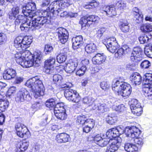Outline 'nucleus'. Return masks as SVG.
<instances>
[{
	"label": "nucleus",
	"mask_w": 152,
	"mask_h": 152,
	"mask_svg": "<svg viewBox=\"0 0 152 152\" xmlns=\"http://www.w3.org/2000/svg\"><path fill=\"white\" fill-rule=\"evenodd\" d=\"M42 56L41 53H36L33 55L28 50H21L15 54V58L18 64L26 68L32 66L34 63L40 64Z\"/></svg>",
	"instance_id": "nucleus-1"
},
{
	"label": "nucleus",
	"mask_w": 152,
	"mask_h": 152,
	"mask_svg": "<svg viewBox=\"0 0 152 152\" xmlns=\"http://www.w3.org/2000/svg\"><path fill=\"white\" fill-rule=\"evenodd\" d=\"M25 85L31 88L35 98H37L44 95V86L42 81L37 77H34L28 80Z\"/></svg>",
	"instance_id": "nucleus-2"
},
{
	"label": "nucleus",
	"mask_w": 152,
	"mask_h": 152,
	"mask_svg": "<svg viewBox=\"0 0 152 152\" xmlns=\"http://www.w3.org/2000/svg\"><path fill=\"white\" fill-rule=\"evenodd\" d=\"M71 0H58L53 2L49 9L53 16L56 17L62 10L70 5Z\"/></svg>",
	"instance_id": "nucleus-3"
},
{
	"label": "nucleus",
	"mask_w": 152,
	"mask_h": 152,
	"mask_svg": "<svg viewBox=\"0 0 152 152\" xmlns=\"http://www.w3.org/2000/svg\"><path fill=\"white\" fill-rule=\"evenodd\" d=\"M125 131L126 136L134 138V141L135 144L140 147L142 146L144 141L142 138L139 137L141 132L138 128L134 126H128L126 127Z\"/></svg>",
	"instance_id": "nucleus-4"
},
{
	"label": "nucleus",
	"mask_w": 152,
	"mask_h": 152,
	"mask_svg": "<svg viewBox=\"0 0 152 152\" xmlns=\"http://www.w3.org/2000/svg\"><path fill=\"white\" fill-rule=\"evenodd\" d=\"M21 23L20 28L22 31H28L30 28L31 26L30 20L25 16L19 15L16 18L15 21L16 25Z\"/></svg>",
	"instance_id": "nucleus-5"
},
{
	"label": "nucleus",
	"mask_w": 152,
	"mask_h": 152,
	"mask_svg": "<svg viewBox=\"0 0 152 152\" xmlns=\"http://www.w3.org/2000/svg\"><path fill=\"white\" fill-rule=\"evenodd\" d=\"M31 96L28 91L24 88L20 89L18 92L15 98L16 101L18 102H23L25 101H30Z\"/></svg>",
	"instance_id": "nucleus-6"
},
{
	"label": "nucleus",
	"mask_w": 152,
	"mask_h": 152,
	"mask_svg": "<svg viewBox=\"0 0 152 152\" xmlns=\"http://www.w3.org/2000/svg\"><path fill=\"white\" fill-rule=\"evenodd\" d=\"M64 95L68 100L74 102L78 103L80 99V97L77 91L70 88L65 91Z\"/></svg>",
	"instance_id": "nucleus-7"
},
{
	"label": "nucleus",
	"mask_w": 152,
	"mask_h": 152,
	"mask_svg": "<svg viewBox=\"0 0 152 152\" xmlns=\"http://www.w3.org/2000/svg\"><path fill=\"white\" fill-rule=\"evenodd\" d=\"M17 135L21 138H27L30 135V132L26 127L23 124L18 123L15 126Z\"/></svg>",
	"instance_id": "nucleus-8"
},
{
	"label": "nucleus",
	"mask_w": 152,
	"mask_h": 152,
	"mask_svg": "<svg viewBox=\"0 0 152 152\" xmlns=\"http://www.w3.org/2000/svg\"><path fill=\"white\" fill-rule=\"evenodd\" d=\"M47 22L48 19L46 17H38L37 18H35L32 21L30 28H31L32 30L36 28L37 29L38 28Z\"/></svg>",
	"instance_id": "nucleus-9"
},
{
	"label": "nucleus",
	"mask_w": 152,
	"mask_h": 152,
	"mask_svg": "<svg viewBox=\"0 0 152 152\" xmlns=\"http://www.w3.org/2000/svg\"><path fill=\"white\" fill-rule=\"evenodd\" d=\"M107 49L111 53H115L118 48V44L115 38L112 37L108 39L105 44Z\"/></svg>",
	"instance_id": "nucleus-10"
},
{
	"label": "nucleus",
	"mask_w": 152,
	"mask_h": 152,
	"mask_svg": "<svg viewBox=\"0 0 152 152\" xmlns=\"http://www.w3.org/2000/svg\"><path fill=\"white\" fill-rule=\"evenodd\" d=\"M142 50L139 47L134 48L130 56L131 60L133 61L137 62L142 59Z\"/></svg>",
	"instance_id": "nucleus-11"
},
{
	"label": "nucleus",
	"mask_w": 152,
	"mask_h": 152,
	"mask_svg": "<svg viewBox=\"0 0 152 152\" xmlns=\"http://www.w3.org/2000/svg\"><path fill=\"white\" fill-rule=\"evenodd\" d=\"M124 83L122 86V87L121 90L116 94L121 95L123 97L127 98L130 94L132 91V88L130 85L127 83Z\"/></svg>",
	"instance_id": "nucleus-12"
},
{
	"label": "nucleus",
	"mask_w": 152,
	"mask_h": 152,
	"mask_svg": "<svg viewBox=\"0 0 152 152\" xmlns=\"http://www.w3.org/2000/svg\"><path fill=\"white\" fill-rule=\"evenodd\" d=\"M57 33L59 41L62 44H64L67 41L68 39V33L66 29L60 28L58 29Z\"/></svg>",
	"instance_id": "nucleus-13"
},
{
	"label": "nucleus",
	"mask_w": 152,
	"mask_h": 152,
	"mask_svg": "<svg viewBox=\"0 0 152 152\" xmlns=\"http://www.w3.org/2000/svg\"><path fill=\"white\" fill-rule=\"evenodd\" d=\"M106 56L103 53H97L92 58L93 63L95 65H100L104 62Z\"/></svg>",
	"instance_id": "nucleus-14"
},
{
	"label": "nucleus",
	"mask_w": 152,
	"mask_h": 152,
	"mask_svg": "<svg viewBox=\"0 0 152 152\" xmlns=\"http://www.w3.org/2000/svg\"><path fill=\"white\" fill-rule=\"evenodd\" d=\"M56 59L54 57H50L44 62V69L45 72L47 73H50L51 67L55 64Z\"/></svg>",
	"instance_id": "nucleus-15"
},
{
	"label": "nucleus",
	"mask_w": 152,
	"mask_h": 152,
	"mask_svg": "<svg viewBox=\"0 0 152 152\" xmlns=\"http://www.w3.org/2000/svg\"><path fill=\"white\" fill-rule=\"evenodd\" d=\"M78 63V61L77 60L71 61L68 63L66 64L64 68L65 71L67 73H72L77 67Z\"/></svg>",
	"instance_id": "nucleus-16"
},
{
	"label": "nucleus",
	"mask_w": 152,
	"mask_h": 152,
	"mask_svg": "<svg viewBox=\"0 0 152 152\" xmlns=\"http://www.w3.org/2000/svg\"><path fill=\"white\" fill-rule=\"evenodd\" d=\"M83 38L81 35L77 36L72 39V47L75 49L80 48L83 43Z\"/></svg>",
	"instance_id": "nucleus-17"
},
{
	"label": "nucleus",
	"mask_w": 152,
	"mask_h": 152,
	"mask_svg": "<svg viewBox=\"0 0 152 152\" xmlns=\"http://www.w3.org/2000/svg\"><path fill=\"white\" fill-rule=\"evenodd\" d=\"M126 82H121L118 80H114L112 83V89L116 94L118 93L122 88V85L126 83Z\"/></svg>",
	"instance_id": "nucleus-18"
},
{
	"label": "nucleus",
	"mask_w": 152,
	"mask_h": 152,
	"mask_svg": "<svg viewBox=\"0 0 152 152\" xmlns=\"http://www.w3.org/2000/svg\"><path fill=\"white\" fill-rule=\"evenodd\" d=\"M69 136L66 133H60L57 135L56 140L58 143H65L69 141Z\"/></svg>",
	"instance_id": "nucleus-19"
},
{
	"label": "nucleus",
	"mask_w": 152,
	"mask_h": 152,
	"mask_svg": "<svg viewBox=\"0 0 152 152\" xmlns=\"http://www.w3.org/2000/svg\"><path fill=\"white\" fill-rule=\"evenodd\" d=\"M16 75L15 71L12 69L9 68L7 69L3 75V77L4 79L9 80L14 78Z\"/></svg>",
	"instance_id": "nucleus-20"
},
{
	"label": "nucleus",
	"mask_w": 152,
	"mask_h": 152,
	"mask_svg": "<svg viewBox=\"0 0 152 152\" xmlns=\"http://www.w3.org/2000/svg\"><path fill=\"white\" fill-rule=\"evenodd\" d=\"M28 145V143L25 141L18 142L17 144L16 152H24Z\"/></svg>",
	"instance_id": "nucleus-21"
},
{
	"label": "nucleus",
	"mask_w": 152,
	"mask_h": 152,
	"mask_svg": "<svg viewBox=\"0 0 152 152\" xmlns=\"http://www.w3.org/2000/svg\"><path fill=\"white\" fill-rule=\"evenodd\" d=\"M124 149L128 152H138V148L135 144L127 143L125 144Z\"/></svg>",
	"instance_id": "nucleus-22"
},
{
	"label": "nucleus",
	"mask_w": 152,
	"mask_h": 152,
	"mask_svg": "<svg viewBox=\"0 0 152 152\" xmlns=\"http://www.w3.org/2000/svg\"><path fill=\"white\" fill-rule=\"evenodd\" d=\"M130 79L136 85H139L141 83L142 77L138 73H136L131 75Z\"/></svg>",
	"instance_id": "nucleus-23"
},
{
	"label": "nucleus",
	"mask_w": 152,
	"mask_h": 152,
	"mask_svg": "<svg viewBox=\"0 0 152 152\" xmlns=\"http://www.w3.org/2000/svg\"><path fill=\"white\" fill-rule=\"evenodd\" d=\"M106 137L111 139L112 138L116 137L119 136L116 127L108 130L106 133Z\"/></svg>",
	"instance_id": "nucleus-24"
},
{
	"label": "nucleus",
	"mask_w": 152,
	"mask_h": 152,
	"mask_svg": "<svg viewBox=\"0 0 152 152\" xmlns=\"http://www.w3.org/2000/svg\"><path fill=\"white\" fill-rule=\"evenodd\" d=\"M129 50V48L127 46H124L123 48H121L118 50L115 53V57L117 58L121 57L124 54L127 53Z\"/></svg>",
	"instance_id": "nucleus-25"
},
{
	"label": "nucleus",
	"mask_w": 152,
	"mask_h": 152,
	"mask_svg": "<svg viewBox=\"0 0 152 152\" xmlns=\"http://www.w3.org/2000/svg\"><path fill=\"white\" fill-rule=\"evenodd\" d=\"M36 9V4L34 3H29L27 4L26 7H23L22 10V13H25L26 12L34 11Z\"/></svg>",
	"instance_id": "nucleus-26"
},
{
	"label": "nucleus",
	"mask_w": 152,
	"mask_h": 152,
	"mask_svg": "<svg viewBox=\"0 0 152 152\" xmlns=\"http://www.w3.org/2000/svg\"><path fill=\"white\" fill-rule=\"evenodd\" d=\"M23 38L21 37H17L14 40V45L19 50L22 49L23 50Z\"/></svg>",
	"instance_id": "nucleus-27"
},
{
	"label": "nucleus",
	"mask_w": 152,
	"mask_h": 152,
	"mask_svg": "<svg viewBox=\"0 0 152 152\" xmlns=\"http://www.w3.org/2000/svg\"><path fill=\"white\" fill-rule=\"evenodd\" d=\"M23 39V50H25V49L30 46V45L32 42V39L31 37H29L28 36H25Z\"/></svg>",
	"instance_id": "nucleus-28"
},
{
	"label": "nucleus",
	"mask_w": 152,
	"mask_h": 152,
	"mask_svg": "<svg viewBox=\"0 0 152 152\" xmlns=\"http://www.w3.org/2000/svg\"><path fill=\"white\" fill-rule=\"evenodd\" d=\"M104 12L107 15L110 16L115 15L116 14L115 8L114 7L110 6L106 7Z\"/></svg>",
	"instance_id": "nucleus-29"
},
{
	"label": "nucleus",
	"mask_w": 152,
	"mask_h": 152,
	"mask_svg": "<svg viewBox=\"0 0 152 152\" xmlns=\"http://www.w3.org/2000/svg\"><path fill=\"white\" fill-rule=\"evenodd\" d=\"M144 94L145 97L149 99H151L152 97V86L149 85V87H146L143 89Z\"/></svg>",
	"instance_id": "nucleus-30"
},
{
	"label": "nucleus",
	"mask_w": 152,
	"mask_h": 152,
	"mask_svg": "<svg viewBox=\"0 0 152 152\" xmlns=\"http://www.w3.org/2000/svg\"><path fill=\"white\" fill-rule=\"evenodd\" d=\"M120 29L122 31L124 32H128L129 29V23L126 21H123L120 22Z\"/></svg>",
	"instance_id": "nucleus-31"
},
{
	"label": "nucleus",
	"mask_w": 152,
	"mask_h": 152,
	"mask_svg": "<svg viewBox=\"0 0 152 152\" xmlns=\"http://www.w3.org/2000/svg\"><path fill=\"white\" fill-rule=\"evenodd\" d=\"M53 81L58 86H61L62 83V77L61 75L59 74H56L53 77Z\"/></svg>",
	"instance_id": "nucleus-32"
},
{
	"label": "nucleus",
	"mask_w": 152,
	"mask_h": 152,
	"mask_svg": "<svg viewBox=\"0 0 152 152\" xmlns=\"http://www.w3.org/2000/svg\"><path fill=\"white\" fill-rule=\"evenodd\" d=\"M67 55L66 53H61L57 56V61L59 63H62L65 61Z\"/></svg>",
	"instance_id": "nucleus-33"
},
{
	"label": "nucleus",
	"mask_w": 152,
	"mask_h": 152,
	"mask_svg": "<svg viewBox=\"0 0 152 152\" xmlns=\"http://www.w3.org/2000/svg\"><path fill=\"white\" fill-rule=\"evenodd\" d=\"M141 31L144 32H150L152 31V26L150 24L146 23L142 25L140 27Z\"/></svg>",
	"instance_id": "nucleus-34"
},
{
	"label": "nucleus",
	"mask_w": 152,
	"mask_h": 152,
	"mask_svg": "<svg viewBox=\"0 0 152 152\" xmlns=\"http://www.w3.org/2000/svg\"><path fill=\"white\" fill-rule=\"evenodd\" d=\"M9 102L7 100L0 99V110L4 111L9 105Z\"/></svg>",
	"instance_id": "nucleus-35"
},
{
	"label": "nucleus",
	"mask_w": 152,
	"mask_h": 152,
	"mask_svg": "<svg viewBox=\"0 0 152 152\" xmlns=\"http://www.w3.org/2000/svg\"><path fill=\"white\" fill-rule=\"evenodd\" d=\"M112 108L113 110L119 113H121L124 111L125 108L124 105L123 104L120 105L114 104L112 106Z\"/></svg>",
	"instance_id": "nucleus-36"
},
{
	"label": "nucleus",
	"mask_w": 152,
	"mask_h": 152,
	"mask_svg": "<svg viewBox=\"0 0 152 152\" xmlns=\"http://www.w3.org/2000/svg\"><path fill=\"white\" fill-rule=\"evenodd\" d=\"M110 142H111L110 145L113 147L115 151H117L120 145L121 142L118 141V139H111Z\"/></svg>",
	"instance_id": "nucleus-37"
},
{
	"label": "nucleus",
	"mask_w": 152,
	"mask_h": 152,
	"mask_svg": "<svg viewBox=\"0 0 152 152\" xmlns=\"http://www.w3.org/2000/svg\"><path fill=\"white\" fill-rule=\"evenodd\" d=\"M82 102L84 104L87 105L88 106H91L94 102V100L91 96L85 97L83 98Z\"/></svg>",
	"instance_id": "nucleus-38"
},
{
	"label": "nucleus",
	"mask_w": 152,
	"mask_h": 152,
	"mask_svg": "<svg viewBox=\"0 0 152 152\" xmlns=\"http://www.w3.org/2000/svg\"><path fill=\"white\" fill-rule=\"evenodd\" d=\"M56 104L55 100L53 99H48L46 102L45 105L47 107L51 110L53 108H54L56 105Z\"/></svg>",
	"instance_id": "nucleus-39"
},
{
	"label": "nucleus",
	"mask_w": 152,
	"mask_h": 152,
	"mask_svg": "<svg viewBox=\"0 0 152 152\" xmlns=\"http://www.w3.org/2000/svg\"><path fill=\"white\" fill-rule=\"evenodd\" d=\"M151 37L149 34L147 35H142L139 37V40L141 44H144L148 42Z\"/></svg>",
	"instance_id": "nucleus-40"
},
{
	"label": "nucleus",
	"mask_w": 152,
	"mask_h": 152,
	"mask_svg": "<svg viewBox=\"0 0 152 152\" xmlns=\"http://www.w3.org/2000/svg\"><path fill=\"white\" fill-rule=\"evenodd\" d=\"M96 48L95 45L94 44H90L86 46L85 50L87 53H90L94 52Z\"/></svg>",
	"instance_id": "nucleus-41"
},
{
	"label": "nucleus",
	"mask_w": 152,
	"mask_h": 152,
	"mask_svg": "<svg viewBox=\"0 0 152 152\" xmlns=\"http://www.w3.org/2000/svg\"><path fill=\"white\" fill-rule=\"evenodd\" d=\"M118 7L117 10L120 11V12H122L126 9V4L121 1H119L116 4Z\"/></svg>",
	"instance_id": "nucleus-42"
},
{
	"label": "nucleus",
	"mask_w": 152,
	"mask_h": 152,
	"mask_svg": "<svg viewBox=\"0 0 152 152\" xmlns=\"http://www.w3.org/2000/svg\"><path fill=\"white\" fill-rule=\"evenodd\" d=\"M110 138H103L99 142L98 144L100 146L104 147L106 146L110 142Z\"/></svg>",
	"instance_id": "nucleus-43"
},
{
	"label": "nucleus",
	"mask_w": 152,
	"mask_h": 152,
	"mask_svg": "<svg viewBox=\"0 0 152 152\" xmlns=\"http://www.w3.org/2000/svg\"><path fill=\"white\" fill-rule=\"evenodd\" d=\"M117 119V117L115 115L111 114L108 116V123L110 124H113L115 123Z\"/></svg>",
	"instance_id": "nucleus-44"
},
{
	"label": "nucleus",
	"mask_w": 152,
	"mask_h": 152,
	"mask_svg": "<svg viewBox=\"0 0 152 152\" xmlns=\"http://www.w3.org/2000/svg\"><path fill=\"white\" fill-rule=\"evenodd\" d=\"M54 113L57 118L60 120H64L66 117V114L65 111L63 112L62 113H58L57 112Z\"/></svg>",
	"instance_id": "nucleus-45"
},
{
	"label": "nucleus",
	"mask_w": 152,
	"mask_h": 152,
	"mask_svg": "<svg viewBox=\"0 0 152 152\" xmlns=\"http://www.w3.org/2000/svg\"><path fill=\"white\" fill-rule=\"evenodd\" d=\"M98 110L104 113L107 111L108 110V108L105 104L99 103Z\"/></svg>",
	"instance_id": "nucleus-46"
},
{
	"label": "nucleus",
	"mask_w": 152,
	"mask_h": 152,
	"mask_svg": "<svg viewBox=\"0 0 152 152\" xmlns=\"http://www.w3.org/2000/svg\"><path fill=\"white\" fill-rule=\"evenodd\" d=\"M87 16H84L81 18L80 20V23L82 27H85L87 24H90L87 20Z\"/></svg>",
	"instance_id": "nucleus-47"
},
{
	"label": "nucleus",
	"mask_w": 152,
	"mask_h": 152,
	"mask_svg": "<svg viewBox=\"0 0 152 152\" xmlns=\"http://www.w3.org/2000/svg\"><path fill=\"white\" fill-rule=\"evenodd\" d=\"M24 15L26 16V17L27 18H28L30 20L31 22V20H29V18H30L31 19L32 18H36V15L37 14H38V13H33L32 12H26L25 13H23Z\"/></svg>",
	"instance_id": "nucleus-48"
},
{
	"label": "nucleus",
	"mask_w": 152,
	"mask_h": 152,
	"mask_svg": "<svg viewBox=\"0 0 152 152\" xmlns=\"http://www.w3.org/2000/svg\"><path fill=\"white\" fill-rule=\"evenodd\" d=\"M86 120L85 116L82 115L77 117V121L79 124L83 125L85 124Z\"/></svg>",
	"instance_id": "nucleus-49"
},
{
	"label": "nucleus",
	"mask_w": 152,
	"mask_h": 152,
	"mask_svg": "<svg viewBox=\"0 0 152 152\" xmlns=\"http://www.w3.org/2000/svg\"><path fill=\"white\" fill-rule=\"evenodd\" d=\"M86 69V68L85 66L81 67L76 71V75L79 76L83 75L85 73Z\"/></svg>",
	"instance_id": "nucleus-50"
},
{
	"label": "nucleus",
	"mask_w": 152,
	"mask_h": 152,
	"mask_svg": "<svg viewBox=\"0 0 152 152\" xmlns=\"http://www.w3.org/2000/svg\"><path fill=\"white\" fill-rule=\"evenodd\" d=\"M150 62L148 60H145L142 62L140 64L141 67L143 69L148 68L151 66Z\"/></svg>",
	"instance_id": "nucleus-51"
},
{
	"label": "nucleus",
	"mask_w": 152,
	"mask_h": 152,
	"mask_svg": "<svg viewBox=\"0 0 152 152\" xmlns=\"http://www.w3.org/2000/svg\"><path fill=\"white\" fill-rule=\"evenodd\" d=\"M61 104L60 103L57 104L55 106L54 108V113L59 112V111H61L62 112L65 111V110L64 107L61 106Z\"/></svg>",
	"instance_id": "nucleus-52"
},
{
	"label": "nucleus",
	"mask_w": 152,
	"mask_h": 152,
	"mask_svg": "<svg viewBox=\"0 0 152 152\" xmlns=\"http://www.w3.org/2000/svg\"><path fill=\"white\" fill-rule=\"evenodd\" d=\"M152 44L149 45V46L146 47L145 48L144 53L148 57L150 58V55L151 54Z\"/></svg>",
	"instance_id": "nucleus-53"
},
{
	"label": "nucleus",
	"mask_w": 152,
	"mask_h": 152,
	"mask_svg": "<svg viewBox=\"0 0 152 152\" xmlns=\"http://www.w3.org/2000/svg\"><path fill=\"white\" fill-rule=\"evenodd\" d=\"M87 20L90 24V22H94L99 19V18L98 16L94 15L87 16Z\"/></svg>",
	"instance_id": "nucleus-54"
},
{
	"label": "nucleus",
	"mask_w": 152,
	"mask_h": 152,
	"mask_svg": "<svg viewBox=\"0 0 152 152\" xmlns=\"http://www.w3.org/2000/svg\"><path fill=\"white\" fill-rule=\"evenodd\" d=\"M85 125L88 126L92 129L94 126V122L93 119H87L86 120Z\"/></svg>",
	"instance_id": "nucleus-55"
},
{
	"label": "nucleus",
	"mask_w": 152,
	"mask_h": 152,
	"mask_svg": "<svg viewBox=\"0 0 152 152\" xmlns=\"http://www.w3.org/2000/svg\"><path fill=\"white\" fill-rule=\"evenodd\" d=\"M142 108L141 107H138L134 110H132V112L134 114H136L137 116H139L141 115L142 113Z\"/></svg>",
	"instance_id": "nucleus-56"
},
{
	"label": "nucleus",
	"mask_w": 152,
	"mask_h": 152,
	"mask_svg": "<svg viewBox=\"0 0 152 152\" xmlns=\"http://www.w3.org/2000/svg\"><path fill=\"white\" fill-rule=\"evenodd\" d=\"M140 104L138 102L137 100L136 99H133L131 101L130 108H133L135 106H137V107H140Z\"/></svg>",
	"instance_id": "nucleus-57"
},
{
	"label": "nucleus",
	"mask_w": 152,
	"mask_h": 152,
	"mask_svg": "<svg viewBox=\"0 0 152 152\" xmlns=\"http://www.w3.org/2000/svg\"><path fill=\"white\" fill-rule=\"evenodd\" d=\"M101 88L103 90H106L108 89L109 87V85L108 84L106 81H104L101 82L100 84Z\"/></svg>",
	"instance_id": "nucleus-58"
},
{
	"label": "nucleus",
	"mask_w": 152,
	"mask_h": 152,
	"mask_svg": "<svg viewBox=\"0 0 152 152\" xmlns=\"http://www.w3.org/2000/svg\"><path fill=\"white\" fill-rule=\"evenodd\" d=\"M19 10V7L18 6L12 8V15L15 18V16L18 14Z\"/></svg>",
	"instance_id": "nucleus-59"
},
{
	"label": "nucleus",
	"mask_w": 152,
	"mask_h": 152,
	"mask_svg": "<svg viewBox=\"0 0 152 152\" xmlns=\"http://www.w3.org/2000/svg\"><path fill=\"white\" fill-rule=\"evenodd\" d=\"M106 29L105 28H101L97 31L96 34L98 37H101L102 36L103 33L106 31Z\"/></svg>",
	"instance_id": "nucleus-60"
},
{
	"label": "nucleus",
	"mask_w": 152,
	"mask_h": 152,
	"mask_svg": "<svg viewBox=\"0 0 152 152\" xmlns=\"http://www.w3.org/2000/svg\"><path fill=\"white\" fill-rule=\"evenodd\" d=\"M136 18V22L137 23H139L142 22L143 20V15L141 14H135Z\"/></svg>",
	"instance_id": "nucleus-61"
},
{
	"label": "nucleus",
	"mask_w": 152,
	"mask_h": 152,
	"mask_svg": "<svg viewBox=\"0 0 152 152\" xmlns=\"http://www.w3.org/2000/svg\"><path fill=\"white\" fill-rule=\"evenodd\" d=\"M16 90V87L15 86H12L10 87L8 90L7 94L9 96H11L12 94H14Z\"/></svg>",
	"instance_id": "nucleus-62"
},
{
	"label": "nucleus",
	"mask_w": 152,
	"mask_h": 152,
	"mask_svg": "<svg viewBox=\"0 0 152 152\" xmlns=\"http://www.w3.org/2000/svg\"><path fill=\"white\" fill-rule=\"evenodd\" d=\"M116 128L119 135L123 134L124 132L126 133L125 130L126 128L125 129L122 126H118L116 127Z\"/></svg>",
	"instance_id": "nucleus-63"
},
{
	"label": "nucleus",
	"mask_w": 152,
	"mask_h": 152,
	"mask_svg": "<svg viewBox=\"0 0 152 152\" xmlns=\"http://www.w3.org/2000/svg\"><path fill=\"white\" fill-rule=\"evenodd\" d=\"M53 47L49 45H46L45 48V51L48 53H50L53 51Z\"/></svg>",
	"instance_id": "nucleus-64"
}]
</instances>
